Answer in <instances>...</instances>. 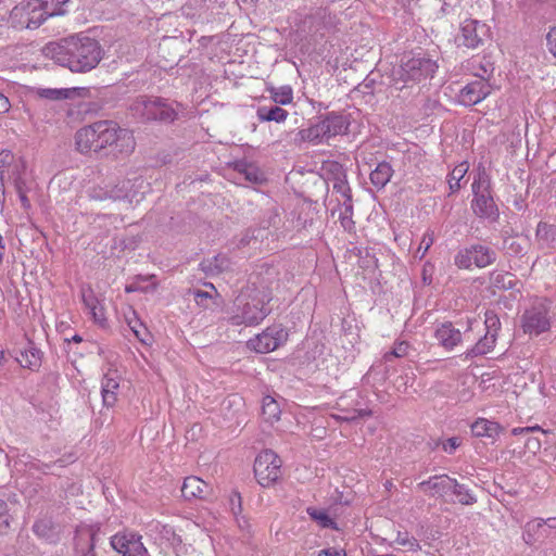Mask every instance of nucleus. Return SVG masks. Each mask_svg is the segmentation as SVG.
<instances>
[{
    "label": "nucleus",
    "instance_id": "1",
    "mask_svg": "<svg viewBox=\"0 0 556 556\" xmlns=\"http://www.w3.org/2000/svg\"><path fill=\"white\" fill-rule=\"evenodd\" d=\"M75 147L81 154L109 150L114 157H125L135 151L136 140L129 129L103 119L79 128L75 134Z\"/></svg>",
    "mask_w": 556,
    "mask_h": 556
},
{
    "label": "nucleus",
    "instance_id": "2",
    "mask_svg": "<svg viewBox=\"0 0 556 556\" xmlns=\"http://www.w3.org/2000/svg\"><path fill=\"white\" fill-rule=\"evenodd\" d=\"M42 52L46 58L75 73L91 71L102 59L99 42L86 36H72L61 41L49 42Z\"/></svg>",
    "mask_w": 556,
    "mask_h": 556
},
{
    "label": "nucleus",
    "instance_id": "3",
    "mask_svg": "<svg viewBox=\"0 0 556 556\" xmlns=\"http://www.w3.org/2000/svg\"><path fill=\"white\" fill-rule=\"evenodd\" d=\"M270 301L271 292L267 288H258L255 283L245 287L235 299L232 323L235 325H257L269 314Z\"/></svg>",
    "mask_w": 556,
    "mask_h": 556
},
{
    "label": "nucleus",
    "instance_id": "4",
    "mask_svg": "<svg viewBox=\"0 0 556 556\" xmlns=\"http://www.w3.org/2000/svg\"><path fill=\"white\" fill-rule=\"evenodd\" d=\"M438 66L434 61L420 55H405L401 64L392 70L391 81L397 90L432 77Z\"/></svg>",
    "mask_w": 556,
    "mask_h": 556
},
{
    "label": "nucleus",
    "instance_id": "5",
    "mask_svg": "<svg viewBox=\"0 0 556 556\" xmlns=\"http://www.w3.org/2000/svg\"><path fill=\"white\" fill-rule=\"evenodd\" d=\"M129 109L135 117L144 121L172 123L178 115L173 103L159 97L139 96L131 102Z\"/></svg>",
    "mask_w": 556,
    "mask_h": 556
},
{
    "label": "nucleus",
    "instance_id": "6",
    "mask_svg": "<svg viewBox=\"0 0 556 556\" xmlns=\"http://www.w3.org/2000/svg\"><path fill=\"white\" fill-rule=\"evenodd\" d=\"M473 199L471 208L480 217L490 220H496L498 208L491 194V179L484 169L477 173L472 182Z\"/></svg>",
    "mask_w": 556,
    "mask_h": 556
},
{
    "label": "nucleus",
    "instance_id": "7",
    "mask_svg": "<svg viewBox=\"0 0 556 556\" xmlns=\"http://www.w3.org/2000/svg\"><path fill=\"white\" fill-rule=\"evenodd\" d=\"M348 128V117L332 112L311 127L301 130V137L305 141L317 144L345 134Z\"/></svg>",
    "mask_w": 556,
    "mask_h": 556
},
{
    "label": "nucleus",
    "instance_id": "8",
    "mask_svg": "<svg viewBox=\"0 0 556 556\" xmlns=\"http://www.w3.org/2000/svg\"><path fill=\"white\" fill-rule=\"evenodd\" d=\"M9 23L15 29H36L45 23L39 0H25L10 12Z\"/></svg>",
    "mask_w": 556,
    "mask_h": 556
},
{
    "label": "nucleus",
    "instance_id": "9",
    "mask_svg": "<svg viewBox=\"0 0 556 556\" xmlns=\"http://www.w3.org/2000/svg\"><path fill=\"white\" fill-rule=\"evenodd\" d=\"M496 260V252L489 245L482 243L471 244L457 252L454 257L455 265L459 268L469 269L472 266L484 268Z\"/></svg>",
    "mask_w": 556,
    "mask_h": 556
},
{
    "label": "nucleus",
    "instance_id": "10",
    "mask_svg": "<svg viewBox=\"0 0 556 556\" xmlns=\"http://www.w3.org/2000/svg\"><path fill=\"white\" fill-rule=\"evenodd\" d=\"M281 459L271 450L261 452L254 462V475L262 486L274 484L281 476Z\"/></svg>",
    "mask_w": 556,
    "mask_h": 556
},
{
    "label": "nucleus",
    "instance_id": "11",
    "mask_svg": "<svg viewBox=\"0 0 556 556\" xmlns=\"http://www.w3.org/2000/svg\"><path fill=\"white\" fill-rule=\"evenodd\" d=\"M521 327L529 336H539L551 328L548 307L545 302H539L526 309L521 317Z\"/></svg>",
    "mask_w": 556,
    "mask_h": 556
},
{
    "label": "nucleus",
    "instance_id": "12",
    "mask_svg": "<svg viewBox=\"0 0 556 556\" xmlns=\"http://www.w3.org/2000/svg\"><path fill=\"white\" fill-rule=\"evenodd\" d=\"M482 74L476 73V79L468 83L464 86L458 93V102L463 105L471 106L483 99H485L491 93V86L484 78V75L488 74V70L485 67H481Z\"/></svg>",
    "mask_w": 556,
    "mask_h": 556
},
{
    "label": "nucleus",
    "instance_id": "13",
    "mask_svg": "<svg viewBox=\"0 0 556 556\" xmlns=\"http://www.w3.org/2000/svg\"><path fill=\"white\" fill-rule=\"evenodd\" d=\"M489 34V27L477 21L466 20L460 25L459 34L455 38L458 47L477 48Z\"/></svg>",
    "mask_w": 556,
    "mask_h": 556
},
{
    "label": "nucleus",
    "instance_id": "14",
    "mask_svg": "<svg viewBox=\"0 0 556 556\" xmlns=\"http://www.w3.org/2000/svg\"><path fill=\"white\" fill-rule=\"evenodd\" d=\"M111 546L122 556H149L137 533H116L111 538Z\"/></svg>",
    "mask_w": 556,
    "mask_h": 556
},
{
    "label": "nucleus",
    "instance_id": "15",
    "mask_svg": "<svg viewBox=\"0 0 556 556\" xmlns=\"http://www.w3.org/2000/svg\"><path fill=\"white\" fill-rule=\"evenodd\" d=\"M287 330L280 325H274L258 334L255 340H250L248 348H280L287 343Z\"/></svg>",
    "mask_w": 556,
    "mask_h": 556
},
{
    "label": "nucleus",
    "instance_id": "16",
    "mask_svg": "<svg viewBox=\"0 0 556 556\" xmlns=\"http://www.w3.org/2000/svg\"><path fill=\"white\" fill-rule=\"evenodd\" d=\"M211 486L204 480L194 476L187 477L181 486V494L188 501L193 498L205 500L211 495Z\"/></svg>",
    "mask_w": 556,
    "mask_h": 556
},
{
    "label": "nucleus",
    "instance_id": "17",
    "mask_svg": "<svg viewBox=\"0 0 556 556\" xmlns=\"http://www.w3.org/2000/svg\"><path fill=\"white\" fill-rule=\"evenodd\" d=\"M334 189H338V191L341 192L345 198L340 208V224L345 231L352 232L355 228V224L353 220V204L350 194V188L344 182H338L334 184Z\"/></svg>",
    "mask_w": 556,
    "mask_h": 556
},
{
    "label": "nucleus",
    "instance_id": "18",
    "mask_svg": "<svg viewBox=\"0 0 556 556\" xmlns=\"http://www.w3.org/2000/svg\"><path fill=\"white\" fill-rule=\"evenodd\" d=\"M452 479L446 475L433 476L428 480L421 481L417 484V489L431 496L439 495L443 496L452 490Z\"/></svg>",
    "mask_w": 556,
    "mask_h": 556
},
{
    "label": "nucleus",
    "instance_id": "19",
    "mask_svg": "<svg viewBox=\"0 0 556 556\" xmlns=\"http://www.w3.org/2000/svg\"><path fill=\"white\" fill-rule=\"evenodd\" d=\"M434 338L438 344L443 348H455L463 343V333L450 321L443 323L435 328Z\"/></svg>",
    "mask_w": 556,
    "mask_h": 556
},
{
    "label": "nucleus",
    "instance_id": "20",
    "mask_svg": "<svg viewBox=\"0 0 556 556\" xmlns=\"http://www.w3.org/2000/svg\"><path fill=\"white\" fill-rule=\"evenodd\" d=\"M119 389V382L117 381L116 371H109L104 375L101 382V395L103 405L112 407L117 401V390Z\"/></svg>",
    "mask_w": 556,
    "mask_h": 556
},
{
    "label": "nucleus",
    "instance_id": "21",
    "mask_svg": "<svg viewBox=\"0 0 556 556\" xmlns=\"http://www.w3.org/2000/svg\"><path fill=\"white\" fill-rule=\"evenodd\" d=\"M502 431H504V428L498 422L485 418H478L471 425V432L478 438L495 440Z\"/></svg>",
    "mask_w": 556,
    "mask_h": 556
},
{
    "label": "nucleus",
    "instance_id": "22",
    "mask_svg": "<svg viewBox=\"0 0 556 556\" xmlns=\"http://www.w3.org/2000/svg\"><path fill=\"white\" fill-rule=\"evenodd\" d=\"M9 355L24 368L35 369L41 363V350H8Z\"/></svg>",
    "mask_w": 556,
    "mask_h": 556
},
{
    "label": "nucleus",
    "instance_id": "23",
    "mask_svg": "<svg viewBox=\"0 0 556 556\" xmlns=\"http://www.w3.org/2000/svg\"><path fill=\"white\" fill-rule=\"evenodd\" d=\"M549 535L548 530L543 526L541 519L529 521L526 525L523 540L528 545L545 540Z\"/></svg>",
    "mask_w": 556,
    "mask_h": 556
},
{
    "label": "nucleus",
    "instance_id": "24",
    "mask_svg": "<svg viewBox=\"0 0 556 556\" xmlns=\"http://www.w3.org/2000/svg\"><path fill=\"white\" fill-rule=\"evenodd\" d=\"M288 112L278 106H260L256 111V116L261 122H276L283 123L288 117Z\"/></svg>",
    "mask_w": 556,
    "mask_h": 556
},
{
    "label": "nucleus",
    "instance_id": "25",
    "mask_svg": "<svg viewBox=\"0 0 556 556\" xmlns=\"http://www.w3.org/2000/svg\"><path fill=\"white\" fill-rule=\"evenodd\" d=\"M393 175L392 166L388 162H380L370 173V181L377 189H382Z\"/></svg>",
    "mask_w": 556,
    "mask_h": 556
},
{
    "label": "nucleus",
    "instance_id": "26",
    "mask_svg": "<svg viewBox=\"0 0 556 556\" xmlns=\"http://www.w3.org/2000/svg\"><path fill=\"white\" fill-rule=\"evenodd\" d=\"M208 286L213 290L214 294L202 290L191 291V294L193 295V300L195 301V303L204 309H211L214 306L219 305V303L217 302V299L219 298L217 290L212 283H210Z\"/></svg>",
    "mask_w": 556,
    "mask_h": 556
},
{
    "label": "nucleus",
    "instance_id": "27",
    "mask_svg": "<svg viewBox=\"0 0 556 556\" xmlns=\"http://www.w3.org/2000/svg\"><path fill=\"white\" fill-rule=\"evenodd\" d=\"M306 513L320 528L338 530L337 522L328 515L326 509L311 506L306 508Z\"/></svg>",
    "mask_w": 556,
    "mask_h": 556
},
{
    "label": "nucleus",
    "instance_id": "28",
    "mask_svg": "<svg viewBox=\"0 0 556 556\" xmlns=\"http://www.w3.org/2000/svg\"><path fill=\"white\" fill-rule=\"evenodd\" d=\"M40 98L49 100L70 99L79 94L78 88H41L37 91Z\"/></svg>",
    "mask_w": 556,
    "mask_h": 556
},
{
    "label": "nucleus",
    "instance_id": "29",
    "mask_svg": "<svg viewBox=\"0 0 556 556\" xmlns=\"http://www.w3.org/2000/svg\"><path fill=\"white\" fill-rule=\"evenodd\" d=\"M484 324L486 333L482 348H489L491 344L495 343L497 330L500 329V319L493 312H486Z\"/></svg>",
    "mask_w": 556,
    "mask_h": 556
},
{
    "label": "nucleus",
    "instance_id": "30",
    "mask_svg": "<svg viewBox=\"0 0 556 556\" xmlns=\"http://www.w3.org/2000/svg\"><path fill=\"white\" fill-rule=\"evenodd\" d=\"M70 0H39L45 21L48 17L62 15L66 12L65 5Z\"/></svg>",
    "mask_w": 556,
    "mask_h": 556
},
{
    "label": "nucleus",
    "instance_id": "31",
    "mask_svg": "<svg viewBox=\"0 0 556 556\" xmlns=\"http://www.w3.org/2000/svg\"><path fill=\"white\" fill-rule=\"evenodd\" d=\"M280 407L278 403L269 395L263 399L262 415L267 422L277 421L280 418Z\"/></svg>",
    "mask_w": 556,
    "mask_h": 556
},
{
    "label": "nucleus",
    "instance_id": "32",
    "mask_svg": "<svg viewBox=\"0 0 556 556\" xmlns=\"http://www.w3.org/2000/svg\"><path fill=\"white\" fill-rule=\"evenodd\" d=\"M469 169L467 162H462L456 165L448 175V187L451 192H456L460 188V180L465 177Z\"/></svg>",
    "mask_w": 556,
    "mask_h": 556
},
{
    "label": "nucleus",
    "instance_id": "33",
    "mask_svg": "<svg viewBox=\"0 0 556 556\" xmlns=\"http://www.w3.org/2000/svg\"><path fill=\"white\" fill-rule=\"evenodd\" d=\"M452 492L457 496V500L463 505H473L477 502L475 495L470 490L462 483H458L456 479H452Z\"/></svg>",
    "mask_w": 556,
    "mask_h": 556
},
{
    "label": "nucleus",
    "instance_id": "34",
    "mask_svg": "<svg viewBox=\"0 0 556 556\" xmlns=\"http://www.w3.org/2000/svg\"><path fill=\"white\" fill-rule=\"evenodd\" d=\"M270 99L280 105H287L293 101V90L290 86H281L269 90Z\"/></svg>",
    "mask_w": 556,
    "mask_h": 556
},
{
    "label": "nucleus",
    "instance_id": "35",
    "mask_svg": "<svg viewBox=\"0 0 556 556\" xmlns=\"http://www.w3.org/2000/svg\"><path fill=\"white\" fill-rule=\"evenodd\" d=\"M230 265L231 262L226 254H218L208 261L204 269L211 274H219L230 269Z\"/></svg>",
    "mask_w": 556,
    "mask_h": 556
},
{
    "label": "nucleus",
    "instance_id": "36",
    "mask_svg": "<svg viewBox=\"0 0 556 556\" xmlns=\"http://www.w3.org/2000/svg\"><path fill=\"white\" fill-rule=\"evenodd\" d=\"M491 279L493 285L500 289H513L516 285L514 276L509 273H494Z\"/></svg>",
    "mask_w": 556,
    "mask_h": 556
},
{
    "label": "nucleus",
    "instance_id": "37",
    "mask_svg": "<svg viewBox=\"0 0 556 556\" xmlns=\"http://www.w3.org/2000/svg\"><path fill=\"white\" fill-rule=\"evenodd\" d=\"M556 237V228L552 225H548L546 223H539L536 227V238L544 242L548 243L549 241H553Z\"/></svg>",
    "mask_w": 556,
    "mask_h": 556
},
{
    "label": "nucleus",
    "instance_id": "38",
    "mask_svg": "<svg viewBox=\"0 0 556 556\" xmlns=\"http://www.w3.org/2000/svg\"><path fill=\"white\" fill-rule=\"evenodd\" d=\"M134 186L130 180H123L121 186H116L109 193L108 198L117 200V199H129L131 201L132 195H130L128 188Z\"/></svg>",
    "mask_w": 556,
    "mask_h": 556
},
{
    "label": "nucleus",
    "instance_id": "39",
    "mask_svg": "<svg viewBox=\"0 0 556 556\" xmlns=\"http://www.w3.org/2000/svg\"><path fill=\"white\" fill-rule=\"evenodd\" d=\"M86 541L88 548L84 552L83 556H96L94 554V543H96V532L88 530L86 532L80 533L77 536L76 546L78 547L81 541Z\"/></svg>",
    "mask_w": 556,
    "mask_h": 556
},
{
    "label": "nucleus",
    "instance_id": "40",
    "mask_svg": "<svg viewBox=\"0 0 556 556\" xmlns=\"http://www.w3.org/2000/svg\"><path fill=\"white\" fill-rule=\"evenodd\" d=\"M238 169L244 175L245 179L251 182H258L263 179L262 173L253 165H238Z\"/></svg>",
    "mask_w": 556,
    "mask_h": 556
},
{
    "label": "nucleus",
    "instance_id": "41",
    "mask_svg": "<svg viewBox=\"0 0 556 556\" xmlns=\"http://www.w3.org/2000/svg\"><path fill=\"white\" fill-rule=\"evenodd\" d=\"M395 542L400 545L406 546L409 551L417 552L421 548L419 542L414 536H409L406 532H399Z\"/></svg>",
    "mask_w": 556,
    "mask_h": 556
},
{
    "label": "nucleus",
    "instance_id": "42",
    "mask_svg": "<svg viewBox=\"0 0 556 556\" xmlns=\"http://www.w3.org/2000/svg\"><path fill=\"white\" fill-rule=\"evenodd\" d=\"M342 412L341 421L353 422L358 420L364 416L370 415V412L366 409H349V408H340Z\"/></svg>",
    "mask_w": 556,
    "mask_h": 556
},
{
    "label": "nucleus",
    "instance_id": "43",
    "mask_svg": "<svg viewBox=\"0 0 556 556\" xmlns=\"http://www.w3.org/2000/svg\"><path fill=\"white\" fill-rule=\"evenodd\" d=\"M11 516L8 510V504L0 498V535L8 532L10 528Z\"/></svg>",
    "mask_w": 556,
    "mask_h": 556
},
{
    "label": "nucleus",
    "instance_id": "44",
    "mask_svg": "<svg viewBox=\"0 0 556 556\" xmlns=\"http://www.w3.org/2000/svg\"><path fill=\"white\" fill-rule=\"evenodd\" d=\"M525 243V239L508 238L504 241V249L507 250L508 253L519 254L523 252Z\"/></svg>",
    "mask_w": 556,
    "mask_h": 556
},
{
    "label": "nucleus",
    "instance_id": "45",
    "mask_svg": "<svg viewBox=\"0 0 556 556\" xmlns=\"http://www.w3.org/2000/svg\"><path fill=\"white\" fill-rule=\"evenodd\" d=\"M433 242L434 232L432 230H427L422 236L421 242L417 249L416 254L419 255L420 258H422L430 249V247L433 244Z\"/></svg>",
    "mask_w": 556,
    "mask_h": 556
},
{
    "label": "nucleus",
    "instance_id": "46",
    "mask_svg": "<svg viewBox=\"0 0 556 556\" xmlns=\"http://www.w3.org/2000/svg\"><path fill=\"white\" fill-rule=\"evenodd\" d=\"M33 531L40 538H50L52 523L49 520H38L33 526Z\"/></svg>",
    "mask_w": 556,
    "mask_h": 556
},
{
    "label": "nucleus",
    "instance_id": "47",
    "mask_svg": "<svg viewBox=\"0 0 556 556\" xmlns=\"http://www.w3.org/2000/svg\"><path fill=\"white\" fill-rule=\"evenodd\" d=\"M83 302L88 311H94L100 304L91 290L83 292Z\"/></svg>",
    "mask_w": 556,
    "mask_h": 556
},
{
    "label": "nucleus",
    "instance_id": "48",
    "mask_svg": "<svg viewBox=\"0 0 556 556\" xmlns=\"http://www.w3.org/2000/svg\"><path fill=\"white\" fill-rule=\"evenodd\" d=\"M229 506L230 510L235 516H238L242 511V500L241 495L238 492H232L229 497Z\"/></svg>",
    "mask_w": 556,
    "mask_h": 556
},
{
    "label": "nucleus",
    "instance_id": "49",
    "mask_svg": "<svg viewBox=\"0 0 556 556\" xmlns=\"http://www.w3.org/2000/svg\"><path fill=\"white\" fill-rule=\"evenodd\" d=\"M547 49L556 58V25L546 35Z\"/></svg>",
    "mask_w": 556,
    "mask_h": 556
},
{
    "label": "nucleus",
    "instance_id": "50",
    "mask_svg": "<svg viewBox=\"0 0 556 556\" xmlns=\"http://www.w3.org/2000/svg\"><path fill=\"white\" fill-rule=\"evenodd\" d=\"M459 445V439L457 437H452L443 442L442 447L444 452L452 454Z\"/></svg>",
    "mask_w": 556,
    "mask_h": 556
},
{
    "label": "nucleus",
    "instance_id": "51",
    "mask_svg": "<svg viewBox=\"0 0 556 556\" xmlns=\"http://www.w3.org/2000/svg\"><path fill=\"white\" fill-rule=\"evenodd\" d=\"M68 462L64 458H59L54 463H41L37 466V469L42 471L43 473H48L52 466L58 465L59 467L63 468L66 466Z\"/></svg>",
    "mask_w": 556,
    "mask_h": 556
},
{
    "label": "nucleus",
    "instance_id": "52",
    "mask_svg": "<svg viewBox=\"0 0 556 556\" xmlns=\"http://www.w3.org/2000/svg\"><path fill=\"white\" fill-rule=\"evenodd\" d=\"M407 356V350H391L383 355V361L386 363L392 362L394 358H401Z\"/></svg>",
    "mask_w": 556,
    "mask_h": 556
},
{
    "label": "nucleus",
    "instance_id": "53",
    "mask_svg": "<svg viewBox=\"0 0 556 556\" xmlns=\"http://www.w3.org/2000/svg\"><path fill=\"white\" fill-rule=\"evenodd\" d=\"M89 314L92 316L94 321L99 323L100 325H103L104 312L101 304H99V306L94 311H89Z\"/></svg>",
    "mask_w": 556,
    "mask_h": 556
},
{
    "label": "nucleus",
    "instance_id": "54",
    "mask_svg": "<svg viewBox=\"0 0 556 556\" xmlns=\"http://www.w3.org/2000/svg\"><path fill=\"white\" fill-rule=\"evenodd\" d=\"M140 280H143L142 278H138L137 281L129 283L125 287V291L127 293L137 292V291H144L143 287L140 286Z\"/></svg>",
    "mask_w": 556,
    "mask_h": 556
},
{
    "label": "nucleus",
    "instance_id": "55",
    "mask_svg": "<svg viewBox=\"0 0 556 556\" xmlns=\"http://www.w3.org/2000/svg\"><path fill=\"white\" fill-rule=\"evenodd\" d=\"M321 555H325V556H346V554H345V552L343 549L337 551V549H333V548L321 549L319 552L318 556H321Z\"/></svg>",
    "mask_w": 556,
    "mask_h": 556
},
{
    "label": "nucleus",
    "instance_id": "56",
    "mask_svg": "<svg viewBox=\"0 0 556 556\" xmlns=\"http://www.w3.org/2000/svg\"><path fill=\"white\" fill-rule=\"evenodd\" d=\"M11 108L9 99L0 93V114L7 113Z\"/></svg>",
    "mask_w": 556,
    "mask_h": 556
},
{
    "label": "nucleus",
    "instance_id": "57",
    "mask_svg": "<svg viewBox=\"0 0 556 556\" xmlns=\"http://www.w3.org/2000/svg\"><path fill=\"white\" fill-rule=\"evenodd\" d=\"M526 446L529 448V450H540L541 447V442L540 440L535 439V438H530L528 439V441L526 442Z\"/></svg>",
    "mask_w": 556,
    "mask_h": 556
},
{
    "label": "nucleus",
    "instance_id": "58",
    "mask_svg": "<svg viewBox=\"0 0 556 556\" xmlns=\"http://www.w3.org/2000/svg\"><path fill=\"white\" fill-rule=\"evenodd\" d=\"M543 526L548 529H556V517H551L547 519H541Z\"/></svg>",
    "mask_w": 556,
    "mask_h": 556
},
{
    "label": "nucleus",
    "instance_id": "59",
    "mask_svg": "<svg viewBox=\"0 0 556 556\" xmlns=\"http://www.w3.org/2000/svg\"><path fill=\"white\" fill-rule=\"evenodd\" d=\"M20 200L22 202L23 207H25V208L29 207V200H28L27 195L22 191H20Z\"/></svg>",
    "mask_w": 556,
    "mask_h": 556
},
{
    "label": "nucleus",
    "instance_id": "60",
    "mask_svg": "<svg viewBox=\"0 0 556 556\" xmlns=\"http://www.w3.org/2000/svg\"><path fill=\"white\" fill-rule=\"evenodd\" d=\"M526 429H527V427H522V428H521V427L514 428V429L511 430V434H513V435H520V434H523V433H528Z\"/></svg>",
    "mask_w": 556,
    "mask_h": 556
},
{
    "label": "nucleus",
    "instance_id": "61",
    "mask_svg": "<svg viewBox=\"0 0 556 556\" xmlns=\"http://www.w3.org/2000/svg\"><path fill=\"white\" fill-rule=\"evenodd\" d=\"M472 355L473 356H477V355H484V354H488L490 352H493L494 350H476V349H472L470 350Z\"/></svg>",
    "mask_w": 556,
    "mask_h": 556
},
{
    "label": "nucleus",
    "instance_id": "62",
    "mask_svg": "<svg viewBox=\"0 0 556 556\" xmlns=\"http://www.w3.org/2000/svg\"><path fill=\"white\" fill-rule=\"evenodd\" d=\"M12 159V155L10 153H5L3 155H0V166L4 165L5 162Z\"/></svg>",
    "mask_w": 556,
    "mask_h": 556
},
{
    "label": "nucleus",
    "instance_id": "63",
    "mask_svg": "<svg viewBox=\"0 0 556 556\" xmlns=\"http://www.w3.org/2000/svg\"><path fill=\"white\" fill-rule=\"evenodd\" d=\"M526 430L528 433L535 432V431L544 432L540 426L527 427Z\"/></svg>",
    "mask_w": 556,
    "mask_h": 556
},
{
    "label": "nucleus",
    "instance_id": "64",
    "mask_svg": "<svg viewBox=\"0 0 556 556\" xmlns=\"http://www.w3.org/2000/svg\"><path fill=\"white\" fill-rule=\"evenodd\" d=\"M330 417L333 418L337 421H341L342 415L332 414V415H330Z\"/></svg>",
    "mask_w": 556,
    "mask_h": 556
}]
</instances>
